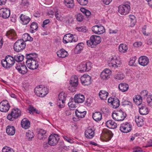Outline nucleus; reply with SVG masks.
<instances>
[{
  "label": "nucleus",
  "instance_id": "nucleus-1",
  "mask_svg": "<svg viewBox=\"0 0 152 152\" xmlns=\"http://www.w3.org/2000/svg\"><path fill=\"white\" fill-rule=\"evenodd\" d=\"M15 62L13 56L10 55L6 56L5 59H2L1 61L2 66L7 69L12 67Z\"/></svg>",
  "mask_w": 152,
  "mask_h": 152
},
{
  "label": "nucleus",
  "instance_id": "nucleus-2",
  "mask_svg": "<svg viewBox=\"0 0 152 152\" xmlns=\"http://www.w3.org/2000/svg\"><path fill=\"white\" fill-rule=\"evenodd\" d=\"M48 89L43 85H39L37 86L34 90V92L38 96L43 97L48 93Z\"/></svg>",
  "mask_w": 152,
  "mask_h": 152
},
{
  "label": "nucleus",
  "instance_id": "nucleus-3",
  "mask_svg": "<svg viewBox=\"0 0 152 152\" xmlns=\"http://www.w3.org/2000/svg\"><path fill=\"white\" fill-rule=\"evenodd\" d=\"M126 116V114L121 110L113 112L112 114L113 118L115 121H123Z\"/></svg>",
  "mask_w": 152,
  "mask_h": 152
},
{
  "label": "nucleus",
  "instance_id": "nucleus-4",
  "mask_svg": "<svg viewBox=\"0 0 152 152\" xmlns=\"http://www.w3.org/2000/svg\"><path fill=\"white\" fill-rule=\"evenodd\" d=\"M20 115V110L16 108L12 110L10 113L7 116V118L10 121H13Z\"/></svg>",
  "mask_w": 152,
  "mask_h": 152
},
{
  "label": "nucleus",
  "instance_id": "nucleus-5",
  "mask_svg": "<svg viewBox=\"0 0 152 152\" xmlns=\"http://www.w3.org/2000/svg\"><path fill=\"white\" fill-rule=\"evenodd\" d=\"M69 84L71 86L69 87V90L72 92L75 91V88L78 85V80L77 76L75 75L71 77Z\"/></svg>",
  "mask_w": 152,
  "mask_h": 152
},
{
  "label": "nucleus",
  "instance_id": "nucleus-6",
  "mask_svg": "<svg viewBox=\"0 0 152 152\" xmlns=\"http://www.w3.org/2000/svg\"><path fill=\"white\" fill-rule=\"evenodd\" d=\"M26 46L25 43L20 39L17 40L14 44V48L15 51L19 52L24 49Z\"/></svg>",
  "mask_w": 152,
  "mask_h": 152
},
{
  "label": "nucleus",
  "instance_id": "nucleus-7",
  "mask_svg": "<svg viewBox=\"0 0 152 152\" xmlns=\"http://www.w3.org/2000/svg\"><path fill=\"white\" fill-rule=\"evenodd\" d=\"M121 61L120 58L119 56H114L112 57L111 60L108 63L109 66L110 67H116L120 65Z\"/></svg>",
  "mask_w": 152,
  "mask_h": 152
},
{
  "label": "nucleus",
  "instance_id": "nucleus-8",
  "mask_svg": "<svg viewBox=\"0 0 152 152\" xmlns=\"http://www.w3.org/2000/svg\"><path fill=\"white\" fill-rule=\"evenodd\" d=\"M130 9L129 3L122 5H120L118 7V12L121 15H126L128 14Z\"/></svg>",
  "mask_w": 152,
  "mask_h": 152
},
{
  "label": "nucleus",
  "instance_id": "nucleus-9",
  "mask_svg": "<svg viewBox=\"0 0 152 152\" xmlns=\"http://www.w3.org/2000/svg\"><path fill=\"white\" fill-rule=\"evenodd\" d=\"M59 135L57 134H51L48 139L49 145L51 146H55L56 145L59 140Z\"/></svg>",
  "mask_w": 152,
  "mask_h": 152
},
{
  "label": "nucleus",
  "instance_id": "nucleus-10",
  "mask_svg": "<svg viewBox=\"0 0 152 152\" xmlns=\"http://www.w3.org/2000/svg\"><path fill=\"white\" fill-rule=\"evenodd\" d=\"M16 69L20 74L24 75L27 72V69L26 65L21 63H18L15 67Z\"/></svg>",
  "mask_w": 152,
  "mask_h": 152
},
{
  "label": "nucleus",
  "instance_id": "nucleus-11",
  "mask_svg": "<svg viewBox=\"0 0 152 152\" xmlns=\"http://www.w3.org/2000/svg\"><path fill=\"white\" fill-rule=\"evenodd\" d=\"M26 63L28 67L31 69H36L39 66L38 61H36V58L32 60H27Z\"/></svg>",
  "mask_w": 152,
  "mask_h": 152
},
{
  "label": "nucleus",
  "instance_id": "nucleus-12",
  "mask_svg": "<svg viewBox=\"0 0 152 152\" xmlns=\"http://www.w3.org/2000/svg\"><path fill=\"white\" fill-rule=\"evenodd\" d=\"M108 102L109 105H111L112 107L114 109L117 108L120 105L119 100L116 98H109L108 100Z\"/></svg>",
  "mask_w": 152,
  "mask_h": 152
},
{
  "label": "nucleus",
  "instance_id": "nucleus-13",
  "mask_svg": "<svg viewBox=\"0 0 152 152\" xmlns=\"http://www.w3.org/2000/svg\"><path fill=\"white\" fill-rule=\"evenodd\" d=\"M91 29L94 33L98 34H102L105 31L104 27L101 26H94L92 27Z\"/></svg>",
  "mask_w": 152,
  "mask_h": 152
},
{
  "label": "nucleus",
  "instance_id": "nucleus-14",
  "mask_svg": "<svg viewBox=\"0 0 152 152\" xmlns=\"http://www.w3.org/2000/svg\"><path fill=\"white\" fill-rule=\"evenodd\" d=\"M91 77L87 75H84L80 78V81L81 83L83 85L88 86L91 83Z\"/></svg>",
  "mask_w": 152,
  "mask_h": 152
},
{
  "label": "nucleus",
  "instance_id": "nucleus-15",
  "mask_svg": "<svg viewBox=\"0 0 152 152\" xmlns=\"http://www.w3.org/2000/svg\"><path fill=\"white\" fill-rule=\"evenodd\" d=\"M90 63H84L81 64L79 66V72H84L88 71L91 69Z\"/></svg>",
  "mask_w": 152,
  "mask_h": 152
},
{
  "label": "nucleus",
  "instance_id": "nucleus-16",
  "mask_svg": "<svg viewBox=\"0 0 152 152\" xmlns=\"http://www.w3.org/2000/svg\"><path fill=\"white\" fill-rule=\"evenodd\" d=\"M10 15V10L7 8H3L0 9V17L6 19L9 17Z\"/></svg>",
  "mask_w": 152,
  "mask_h": 152
},
{
  "label": "nucleus",
  "instance_id": "nucleus-17",
  "mask_svg": "<svg viewBox=\"0 0 152 152\" xmlns=\"http://www.w3.org/2000/svg\"><path fill=\"white\" fill-rule=\"evenodd\" d=\"M138 61L140 65L143 66H145L148 63L149 60L146 56H142L139 58Z\"/></svg>",
  "mask_w": 152,
  "mask_h": 152
},
{
  "label": "nucleus",
  "instance_id": "nucleus-18",
  "mask_svg": "<svg viewBox=\"0 0 152 152\" xmlns=\"http://www.w3.org/2000/svg\"><path fill=\"white\" fill-rule=\"evenodd\" d=\"M6 35L8 38L11 39H15L17 38L16 33L13 29H11L7 31Z\"/></svg>",
  "mask_w": 152,
  "mask_h": 152
},
{
  "label": "nucleus",
  "instance_id": "nucleus-19",
  "mask_svg": "<svg viewBox=\"0 0 152 152\" xmlns=\"http://www.w3.org/2000/svg\"><path fill=\"white\" fill-rule=\"evenodd\" d=\"M86 137L88 139H91L94 136V130L91 128H88L85 132Z\"/></svg>",
  "mask_w": 152,
  "mask_h": 152
},
{
  "label": "nucleus",
  "instance_id": "nucleus-20",
  "mask_svg": "<svg viewBox=\"0 0 152 152\" xmlns=\"http://www.w3.org/2000/svg\"><path fill=\"white\" fill-rule=\"evenodd\" d=\"M85 100V97L83 95L79 94H76L74 97V100L77 103H83Z\"/></svg>",
  "mask_w": 152,
  "mask_h": 152
},
{
  "label": "nucleus",
  "instance_id": "nucleus-21",
  "mask_svg": "<svg viewBox=\"0 0 152 152\" xmlns=\"http://www.w3.org/2000/svg\"><path fill=\"white\" fill-rule=\"evenodd\" d=\"M90 39L93 41V43L94 45L100 43L101 42V38L99 36L93 35L90 37Z\"/></svg>",
  "mask_w": 152,
  "mask_h": 152
},
{
  "label": "nucleus",
  "instance_id": "nucleus-22",
  "mask_svg": "<svg viewBox=\"0 0 152 152\" xmlns=\"http://www.w3.org/2000/svg\"><path fill=\"white\" fill-rule=\"evenodd\" d=\"M139 113L141 115H146L149 112L148 108L144 104H142L141 107H139Z\"/></svg>",
  "mask_w": 152,
  "mask_h": 152
},
{
  "label": "nucleus",
  "instance_id": "nucleus-23",
  "mask_svg": "<svg viewBox=\"0 0 152 152\" xmlns=\"http://www.w3.org/2000/svg\"><path fill=\"white\" fill-rule=\"evenodd\" d=\"M21 125L23 128L25 129H27L30 127V123L28 119L25 118L21 121Z\"/></svg>",
  "mask_w": 152,
  "mask_h": 152
},
{
  "label": "nucleus",
  "instance_id": "nucleus-24",
  "mask_svg": "<svg viewBox=\"0 0 152 152\" xmlns=\"http://www.w3.org/2000/svg\"><path fill=\"white\" fill-rule=\"evenodd\" d=\"M47 137L46 135V132L44 130L41 129L39 131L38 133V137L40 140H43Z\"/></svg>",
  "mask_w": 152,
  "mask_h": 152
},
{
  "label": "nucleus",
  "instance_id": "nucleus-25",
  "mask_svg": "<svg viewBox=\"0 0 152 152\" xmlns=\"http://www.w3.org/2000/svg\"><path fill=\"white\" fill-rule=\"evenodd\" d=\"M20 17L22 22V24L23 25L27 24L31 20L30 18L23 14H21Z\"/></svg>",
  "mask_w": 152,
  "mask_h": 152
},
{
  "label": "nucleus",
  "instance_id": "nucleus-26",
  "mask_svg": "<svg viewBox=\"0 0 152 152\" xmlns=\"http://www.w3.org/2000/svg\"><path fill=\"white\" fill-rule=\"evenodd\" d=\"M6 132L8 135H13L15 133V129L13 126H8L7 127Z\"/></svg>",
  "mask_w": 152,
  "mask_h": 152
},
{
  "label": "nucleus",
  "instance_id": "nucleus-27",
  "mask_svg": "<svg viewBox=\"0 0 152 152\" xmlns=\"http://www.w3.org/2000/svg\"><path fill=\"white\" fill-rule=\"evenodd\" d=\"M106 124L107 127L110 129H114L116 128L117 126V124L112 120L107 121Z\"/></svg>",
  "mask_w": 152,
  "mask_h": 152
},
{
  "label": "nucleus",
  "instance_id": "nucleus-28",
  "mask_svg": "<svg viewBox=\"0 0 152 152\" xmlns=\"http://www.w3.org/2000/svg\"><path fill=\"white\" fill-rule=\"evenodd\" d=\"M93 119L96 121H100L102 118V115L100 112H96L92 114Z\"/></svg>",
  "mask_w": 152,
  "mask_h": 152
},
{
  "label": "nucleus",
  "instance_id": "nucleus-29",
  "mask_svg": "<svg viewBox=\"0 0 152 152\" xmlns=\"http://www.w3.org/2000/svg\"><path fill=\"white\" fill-rule=\"evenodd\" d=\"M129 88L128 85L125 83H121L119 85L118 88L122 92L126 91Z\"/></svg>",
  "mask_w": 152,
  "mask_h": 152
},
{
  "label": "nucleus",
  "instance_id": "nucleus-30",
  "mask_svg": "<svg viewBox=\"0 0 152 152\" xmlns=\"http://www.w3.org/2000/svg\"><path fill=\"white\" fill-rule=\"evenodd\" d=\"M108 95V92L104 90H101L99 93V96L100 98L103 100H106Z\"/></svg>",
  "mask_w": 152,
  "mask_h": 152
},
{
  "label": "nucleus",
  "instance_id": "nucleus-31",
  "mask_svg": "<svg viewBox=\"0 0 152 152\" xmlns=\"http://www.w3.org/2000/svg\"><path fill=\"white\" fill-rule=\"evenodd\" d=\"M57 54L59 58H64L67 56V52L63 49L61 50L57 51Z\"/></svg>",
  "mask_w": 152,
  "mask_h": 152
},
{
  "label": "nucleus",
  "instance_id": "nucleus-32",
  "mask_svg": "<svg viewBox=\"0 0 152 152\" xmlns=\"http://www.w3.org/2000/svg\"><path fill=\"white\" fill-rule=\"evenodd\" d=\"M38 24L37 23L34 22L32 23L30 25V31L32 33H34L37 30Z\"/></svg>",
  "mask_w": 152,
  "mask_h": 152
},
{
  "label": "nucleus",
  "instance_id": "nucleus-33",
  "mask_svg": "<svg viewBox=\"0 0 152 152\" xmlns=\"http://www.w3.org/2000/svg\"><path fill=\"white\" fill-rule=\"evenodd\" d=\"M135 121L137 126L139 127L141 126L143 124V120L142 118L138 116H136L135 117Z\"/></svg>",
  "mask_w": 152,
  "mask_h": 152
},
{
  "label": "nucleus",
  "instance_id": "nucleus-34",
  "mask_svg": "<svg viewBox=\"0 0 152 152\" xmlns=\"http://www.w3.org/2000/svg\"><path fill=\"white\" fill-rule=\"evenodd\" d=\"M127 49L128 48L126 44H121L119 46V51L122 53H126Z\"/></svg>",
  "mask_w": 152,
  "mask_h": 152
},
{
  "label": "nucleus",
  "instance_id": "nucleus-35",
  "mask_svg": "<svg viewBox=\"0 0 152 152\" xmlns=\"http://www.w3.org/2000/svg\"><path fill=\"white\" fill-rule=\"evenodd\" d=\"M23 40L24 42L25 41H32L33 40V38L31 37L28 33H25L23 34L22 36Z\"/></svg>",
  "mask_w": 152,
  "mask_h": 152
},
{
  "label": "nucleus",
  "instance_id": "nucleus-36",
  "mask_svg": "<svg viewBox=\"0 0 152 152\" xmlns=\"http://www.w3.org/2000/svg\"><path fill=\"white\" fill-rule=\"evenodd\" d=\"M66 6L69 8H72L74 7L75 4L73 0H64Z\"/></svg>",
  "mask_w": 152,
  "mask_h": 152
},
{
  "label": "nucleus",
  "instance_id": "nucleus-37",
  "mask_svg": "<svg viewBox=\"0 0 152 152\" xmlns=\"http://www.w3.org/2000/svg\"><path fill=\"white\" fill-rule=\"evenodd\" d=\"M13 57L15 61H16L18 62H21L23 60L24 58L23 55L19 54L14 56Z\"/></svg>",
  "mask_w": 152,
  "mask_h": 152
},
{
  "label": "nucleus",
  "instance_id": "nucleus-38",
  "mask_svg": "<svg viewBox=\"0 0 152 152\" xmlns=\"http://www.w3.org/2000/svg\"><path fill=\"white\" fill-rule=\"evenodd\" d=\"M26 59H27V60H33L34 58H36L37 54L35 53L26 54Z\"/></svg>",
  "mask_w": 152,
  "mask_h": 152
},
{
  "label": "nucleus",
  "instance_id": "nucleus-39",
  "mask_svg": "<svg viewBox=\"0 0 152 152\" xmlns=\"http://www.w3.org/2000/svg\"><path fill=\"white\" fill-rule=\"evenodd\" d=\"M74 99L71 98L69 102L68 103V106L70 108H71V110H72V108H75L77 106L76 104L77 102H75Z\"/></svg>",
  "mask_w": 152,
  "mask_h": 152
},
{
  "label": "nucleus",
  "instance_id": "nucleus-40",
  "mask_svg": "<svg viewBox=\"0 0 152 152\" xmlns=\"http://www.w3.org/2000/svg\"><path fill=\"white\" fill-rule=\"evenodd\" d=\"M83 44L82 43H80L77 44L75 48V51H77L78 53H80L83 49Z\"/></svg>",
  "mask_w": 152,
  "mask_h": 152
},
{
  "label": "nucleus",
  "instance_id": "nucleus-41",
  "mask_svg": "<svg viewBox=\"0 0 152 152\" xmlns=\"http://www.w3.org/2000/svg\"><path fill=\"white\" fill-rule=\"evenodd\" d=\"M76 116L78 118H83L84 117L86 114V112L85 111L80 113L78 110H76L75 112Z\"/></svg>",
  "mask_w": 152,
  "mask_h": 152
},
{
  "label": "nucleus",
  "instance_id": "nucleus-42",
  "mask_svg": "<svg viewBox=\"0 0 152 152\" xmlns=\"http://www.w3.org/2000/svg\"><path fill=\"white\" fill-rule=\"evenodd\" d=\"M10 107V105H0V111L4 112H7L9 110Z\"/></svg>",
  "mask_w": 152,
  "mask_h": 152
},
{
  "label": "nucleus",
  "instance_id": "nucleus-43",
  "mask_svg": "<svg viewBox=\"0 0 152 152\" xmlns=\"http://www.w3.org/2000/svg\"><path fill=\"white\" fill-rule=\"evenodd\" d=\"M26 138L29 140H31V139L34 137V134L33 132L31 131L28 130V132H26Z\"/></svg>",
  "mask_w": 152,
  "mask_h": 152
},
{
  "label": "nucleus",
  "instance_id": "nucleus-44",
  "mask_svg": "<svg viewBox=\"0 0 152 152\" xmlns=\"http://www.w3.org/2000/svg\"><path fill=\"white\" fill-rule=\"evenodd\" d=\"M65 101L64 100L58 99L57 102V104L60 108H62L64 106V104Z\"/></svg>",
  "mask_w": 152,
  "mask_h": 152
},
{
  "label": "nucleus",
  "instance_id": "nucleus-45",
  "mask_svg": "<svg viewBox=\"0 0 152 152\" xmlns=\"http://www.w3.org/2000/svg\"><path fill=\"white\" fill-rule=\"evenodd\" d=\"M114 77L115 79L121 80L124 77V75L123 73L119 72L114 76Z\"/></svg>",
  "mask_w": 152,
  "mask_h": 152
},
{
  "label": "nucleus",
  "instance_id": "nucleus-46",
  "mask_svg": "<svg viewBox=\"0 0 152 152\" xmlns=\"http://www.w3.org/2000/svg\"><path fill=\"white\" fill-rule=\"evenodd\" d=\"M2 152H14V150L10 147L5 146L2 150Z\"/></svg>",
  "mask_w": 152,
  "mask_h": 152
},
{
  "label": "nucleus",
  "instance_id": "nucleus-47",
  "mask_svg": "<svg viewBox=\"0 0 152 152\" xmlns=\"http://www.w3.org/2000/svg\"><path fill=\"white\" fill-rule=\"evenodd\" d=\"M124 126V125H122V124H121L120 127V129L122 132L124 133H127L131 131V130H129V129H126V127H125Z\"/></svg>",
  "mask_w": 152,
  "mask_h": 152
},
{
  "label": "nucleus",
  "instance_id": "nucleus-48",
  "mask_svg": "<svg viewBox=\"0 0 152 152\" xmlns=\"http://www.w3.org/2000/svg\"><path fill=\"white\" fill-rule=\"evenodd\" d=\"M129 17L132 23L131 25L133 26H134L135 23V17L133 15H129Z\"/></svg>",
  "mask_w": 152,
  "mask_h": 152
},
{
  "label": "nucleus",
  "instance_id": "nucleus-49",
  "mask_svg": "<svg viewBox=\"0 0 152 152\" xmlns=\"http://www.w3.org/2000/svg\"><path fill=\"white\" fill-rule=\"evenodd\" d=\"M104 132L110 138H111L113 137V134L110 130L107 129H105L104 130Z\"/></svg>",
  "mask_w": 152,
  "mask_h": 152
},
{
  "label": "nucleus",
  "instance_id": "nucleus-50",
  "mask_svg": "<svg viewBox=\"0 0 152 152\" xmlns=\"http://www.w3.org/2000/svg\"><path fill=\"white\" fill-rule=\"evenodd\" d=\"M133 101L134 102H138L139 101H140V102H142V97L140 95H137L134 97Z\"/></svg>",
  "mask_w": 152,
  "mask_h": 152
},
{
  "label": "nucleus",
  "instance_id": "nucleus-51",
  "mask_svg": "<svg viewBox=\"0 0 152 152\" xmlns=\"http://www.w3.org/2000/svg\"><path fill=\"white\" fill-rule=\"evenodd\" d=\"M100 76L102 79L104 80L107 79L109 77V75L106 73L105 72L103 71L101 72Z\"/></svg>",
  "mask_w": 152,
  "mask_h": 152
},
{
  "label": "nucleus",
  "instance_id": "nucleus-52",
  "mask_svg": "<svg viewBox=\"0 0 152 152\" xmlns=\"http://www.w3.org/2000/svg\"><path fill=\"white\" fill-rule=\"evenodd\" d=\"M137 58L136 56L131 58L129 62V65L130 66L134 65V64L137 59Z\"/></svg>",
  "mask_w": 152,
  "mask_h": 152
},
{
  "label": "nucleus",
  "instance_id": "nucleus-53",
  "mask_svg": "<svg viewBox=\"0 0 152 152\" xmlns=\"http://www.w3.org/2000/svg\"><path fill=\"white\" fill-rule=\"evenodd\" d=\"M147 102L149 105L152 106V95H149L147 99Z\"/></svg>",
  "mask_w": 152,
  "mask_h": 152
},
{
  "label": "nucleus",
  "instance_id": "nucleus-54",
  "mask_svg": "<svg viewBox=\"0 0 152 152\" xmlns=\"http://www.w3.org/2000/svg\"><path fill=\"white\" fill-rule=\"evenodd\" d=\"M122 125H124V126L125 127L126 129H129V130H131L132 127L131 126L130 124L127 122H126L123 123L121 124Z\"/></svg>",
  "mask_w": 152,
  "mask_h": 152
},
{
  "label": "nucleus",
  "instance_id": "nucleus-55",
  "mask_svg": "<svg viewBox=\"0 0 152 152\" xmlns=\"http://www.w3.org/2000/svg\"><path fill=\"white\" fill-rule=\"evenodd\" d=\"M83 16L81 13H78L77 15L76 19L79 22L82 21L83 20Z\"/></svg>",
  "mask_w": 152,
  "mask_h": 152
},
{
  "label": "nucleus",
  "instance_id": "nucleus-56",
  "mask_svg": "<svg viewBox=\"0 0 152 152\" xmlns=\"http://www.w3.org/2000/svg\"><path fill=\"white\" fill-rule=\"evenodd\" d=\"M65 37H66L67 39H68L69 42H72V40H73L72 38L73 36L72 34H68L65 35Z\"/></svg>",
  "mask_w": 152,
  "mask_h": 152
},
{
  "label": "nucleus",
  "instance_id": "nucleus-57",
  "mask_svg": "<svg viewBox=\"0 0 152 152\" xmlns=\"http://www.w3.org/2000/svg\"><path fill=\"white\" fill-rule=\"evenodd\" d=\"M93 101L90 98H88L86 101L85 105L87 106H90L92 103Z\"/></svg>",
  "mask_w": 152,
  "mask_h": 152
},
{
  "label": "nucleus",
  "instance_id": "nucleus-58",
  "mask_svg": "<svg viewBox=\"0 0 152 152\" xmlns=\"http://www.w3.org/2000/svg\"><path fill=\"white\" fill-rule=\"evenodd\" d=\"M78 3L82 5H86L88 3V0H77Z\"/></svg>",
  "mask_w": 152,
  "mask_h": 152
},
{
  "label": "nucleus",
  "instance_id": "nucleus-59",
  "mask_svg": "<svg viewBox=\"0 0 152 152\" xmlns=\"http://www.w3.org/2000/svg\"><path fill=\"white\" fill-rule=\"evenodd\" d=\"M28 110L30 114H31L33 112H34L35 111H36V109L31 105L29 106Z\"/></svg>",
  "mask_w": 152,
  "mask_h": 152
},
{
  "label": "nucleus",
  "instance_id": "nucleus-60",
  "mask_svg": "<svg viewBox=\"0 0 152 152\" xmlns=\"http://www.w3.org/2000/svg\"><path fill=\"white\" fill-rule=\"evenodd\" d=\"M66 97V96L65 95V94L64 93H61L59 94L58 96V99H61L64 100V101H65Z\"/></svg>",
  "mask_w": 152,
  "mask_h": 152
},
{
  "label": "nucleus",
  "instance_id": "nucleus-61",
  "mask_svg": "<svg viewBox=\"0 0 152 152\" xmlns=\"http://www.w3.org/2000/svg\"><path fill=\"white\" fill-rule=\"evenodd\" d=\"M63 137L65 140L70 143H72L73 142V141L70 137H68L64 135Z\"/></svg>",
  "mask_w": 152,
  "mask_h": 152
},
{
  "label": "nucleus",
  "instance_id": "nucleus-62",
  "mask_svg": "<svg viewBox=\"0 0 152 152\" xmlns=\"http://www.w3.org/2000/svg\"><path fill=\"white\" fill-rule=\"evenodd\" d=\"M76 29L78 31L80 32H85L86 31V29L85 28V27H77L76 28Z\"/></svg>",
  "mask_w": 152,
  "mask_h": 152
},
{
  "label": "nucleus",
  "instance_id": "nucleus-63",
  "mask_svg": "<svg viewBox=\"0 0 152 152\" xmlns=\"http://www.w3.org/2000/svg\"><path fill=\"white\" fill-rule=\"evenodd\" d=\"M0 105H10L8 101L7 100H3L0 103Z\"/></svg>",
  "mask_w": 152,
  "mask_h": 152
},
{
  "label": "nucleus",
  "instance_id": "nucleus-64",
  "mask_svg": "<svg viewBox=\"0 0 152 152\" xmlns=\"http://www.w3.org/2000/svg\"><path fill=\"white\" fill-rule=\"evenodd\" d=\"M86 43L87 45L89 47H91L92 48L93 46H92V45H94L93 43V41L90 39V40H88L87 41Z\"/></svg>",
  "mask_w": 152,
  "mask_h": 152
}]
</instances>
